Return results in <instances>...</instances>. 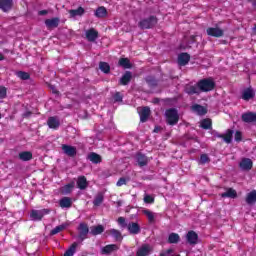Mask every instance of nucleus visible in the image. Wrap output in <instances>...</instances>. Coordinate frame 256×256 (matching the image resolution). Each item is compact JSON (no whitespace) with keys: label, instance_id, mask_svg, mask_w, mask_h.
I'll use <instances>...</instances> for the list:
<instances>
[{"label":"nucleus","instance_id":"obj_39","mask_svg":"<svg viewBox=\"0 0 256 256\" xmlns=\"http://www.w3.org/2000/svg\"><path fill=\"white\" fill-rule=\"evenodd\" d=\"M119 65L120 67H124V69H131V61L128 58H121Z\"/></svg>","mask_w":256,"mask_h":256},{"label":"nucleus","instance_id":"obj_9","mask_svg":"<svg viewBox=\"0 0 256 256\" xmlns=\"http://www.w3.org/2000/svg\"><path fill=\"white\" fill-rule=\"evenodd\" d=\"M62 151L67 155L68 157H75L77 155V148L71 145L63 144L62 145Z\"/></svg>","mask_w":256,"mask_h":256},{"label":"nucleus","instance_id":"obj_12","mask_svg":"<svg viewBox=\"0 0 256 256\" xmlns=\"http://www.w3.org/2000/svg\"><path fill=\"white\" fill-rule=\"evenodd\" d=\"M241 119L244 123H255L256 122V113L255 112H246L243 113Z\"/></svg>","mask_w":256,"mask_h":256},{"label":"nucleus","instance_id":"obj_58","mask_svg":"<svg viewBox=\"0 0 256 256\" xmlns=\"http://www.w3.org/2000/svg\"><path fill=\"white\" fill-rule=\"evenodd\" d=\"M47 13H49V11H47V10H41L38 12V14L41 16L47 15Z\"/></svg>","mask_w":256,"mask_h":256},{"label":"nucleus","instance_id":"obj_15","mask_svg":"<svg viewBox=\"0 0 256 256\" xmlns=\"http://www.w3.org/2000/svg\"><path fill=\"white\" fill-rule=\"evenodd\" d=\"M189 61H191V55H189L188 53H181L178 55V64L181 67H185V65H187Z\"/></svg>","mask_w":256,"mask_h":256},{"label":"nucleus","instance_id":"obj_18","mask_svg":"<svg viewBox=\"0 0 256 256\" xmlns=\"http://www.w3.org/2000/svg\"><path fill=\"white\" fill-rule=\"evenodd\" d=\"M131 79H133V73L131 71H126L124 75L120 78V85H129L131 83Z\"/></svg>","mask_w":256,"mask_h":256},{"label":"nucleus","instance_id":"obj_49","mask_svg":"<svg viewBox=\"0 0 256 256\" xmlns=\"http://www.w3.org/2000/svg\"><path fill=\"white\" fill-rule=\"evenodd\" d=\"M114 101H115L116 103H121V101H123V96L121 95L120 92H116V93L114 94Z\"/></svg>","mask_w":256,"mask_h":256},{"label":"nucleus","instance_id":"obj_52","mask_svg":"<svg viewBox=\"0 0 256 256\" xmlns=\"http://www.w3.org/2000/svg\"><path fill=\"white\" fill-rule=\"evenodd\" d=\"M234 139L237 142H239V141H241V139H243V134H241V131H236V133L234 135Z\"/></svg>","mask_w":256,"mask_h":256},{"label":"nucleus","instance_id":"obj_2","mask_svg":"<svg viewBox=\"0 0 256 256\" xmlns=\"http://www.w3.org/2000/svg\"><path fill=\"white\" fill-rule=\"evenodd\" d=\"M198 87L200 88V93H207L215 89V82L210 78L202 79L198 82Z\"/></svg>","mask_w":256,"mask_h":256},{"label":"nucleus","instance_id":"obj_14","mask_svg":"<svg viewBox=\"0 0 256 256\" xmlns=\"http://www.w3.org/2000/svg\"><path fill=\"white\" fill-rule=\"evenodd\" d=\"M99 37V32L95 30V28H91L88 31H86V38L91 43L97 41V38Z\"/></svg>","mask_w":256,"mask_h":256},{"label":"nucleus","instance_id":"obj_40","mask_svg":"<svg viewBox=\"0 0 256 256\" xmlns=\"http://www.w3.org/2000/svg\"><path fill=\"white\" fill-rule=\"evenodd\" d=\"M65 229H67V224L56 226L51 230L50 235H57V233H61V231H65Z\"/></svg>","mask_w":256,"mask_h":256},{"label":"nucleus","instance_id":"obj_30","mask_svg":"<svg viewBox=\"0 0 256 256\" xmlns=\"http://www.w3.org/2000/svg\"><path fill=\"white\" fill-rule=\"evenodd\" d=\"M18 157L20 161H31V159H33V153L30 151H23L19 153Z\"/></svg>","mask_w":256,"mask_h":256},{"label":"nucleus","instance_id":"obj_59","mask_svg":"<svg viewBox=\"0 0 256 256\" xmlns=\"http://www.w3.org/2000/svg\"><path fill=\"white\" fill-rule=\"evenodd\" d=\"M215 137H218L219 139H223V137H225V134L216 133Z\"/></svg>","mask_w":256,"mask_h":256},{"label":"nucleus","instance_id":"obj_64","mask_svg":"<svg viewBox=\"0 0 256 256\" xmlns=\"http://www.w3.org/2000/svg\"><path fill=\"white\" fill-rule=\"evenodd\" d=\"M0 119H1V114H0Z\"/></svg>","mask_w":256,"mask_h":256},{"label":"nucleus","instance_id":"obj_28","mask_svg":"<svg viewBox=\"0 0 256 256\" xmlns=\"http://www.w3.org/2000/svg\"><path fill=\"white\" fill-rule=\"evenodd\" d=\"M246 203L247 205H255L256 203V190H252L246 196Z\"/></svg>","mask_w":256,"mask_h":256},{"label":"nucleus","instance_id":"obj_53","mask_svg":"<svg viewBox=\"0 0 256 256\" xmlns=\"http://www.w3.org/2000/svg\"><path fill=\"white\" fill-rule=\"evenodd\" d=\"M116 185H117V187H121L122 185H127V179H125V178H120L119 180H118V182L116 183Z\"/></svg>","mask_w":256,"mask_h":256},{"label":"nucleus","instance_id":"obj_48","mask_svg":"<svg viewBox=\"0 0 256 256\" xmlns=\"http://www.w3.org/2000/svg\"><path fill=\"white\" fill-rule=\"evenodd\" d=\"M7 97V88L0 86V99Z\"/></svg>","mask_w":256,"mask_h":256},{"label":"nucleus","instance_id":"obj_63","mask_svg":"<svg viewBox=\"0 0 256 256\" xmlns=\"http://www.w3.org/2000/svg\"><path fill=\"white\" fill-rule=\"evenodd\" d=\"M118 207H121V201L117 202Z\"/></svg>","mask_w":256,"mask_h":256},{"label":"nucleus","instance_id":"obj_21","mask_svg":"<svg viewBox=\"0 0 256 256\" xmlns=\"http://www.w3.org/2000/svg\"><path fill=\"white\" fill-rule=\"evenodd\" d=\"M13 8V0H0V9L7 13Z\"/></svg>","mask_w":256,"mask_h":256},{"label":"nucleus","instance_id":"obj_60","mask_svg":"<svg viewBox=\"0 0 256 256\" xmlns=\"http://www.w3.org/2000/svg\"><path fill=\"white\" fill-rule=\"evenodd\" d=\"M159 131H161V127H155L154 128V133H159Z\"/></svg>","mask_w":256,"mask_h":256},{"label":"nucleus","instance_id":"obj_50","mask_svg":"<svg viewBox=\"0 0 256 256\" xmlns=\"http://www.w3.org/2000/svg\"><path fill=\"white\" fill-rule=\"evenodd\" d=\"M73 187H75V185L73 183L65 185L64 193H71V191L73 190Z\"/></svg>","mask_w":256,"mask_h":256},{"label":"nucleus","instance_id":"obj_22","mask_svg":"<svg viewBox=\"0 0 256 256\" xmlns=\"http://www.w3.org/2000/svg\"><path fill=\"white\" fill-rule=\"evenodd\" d=\"M191 110L200 116L207 115V108L199 104L192 105Z\"/></svg>","mask_w":256,"mask_h":256},{"label":"nucleus","instance_id":"obj_23","mask_svg":"<svg viewBox=\"0 0 256 256\" xmlns=\"http://www.w3.org/2000/svg\"><path fill=\"white\" fill-rule=\"evenodd\" d=\"M255 97V91L252 90V88H247L242 93V99L244 101H250V99H253Z\"/></svg>","mask_w":256,"mask_h":256},{"label":"nucleus","instance_id":"obj_44","mask_svg":"<svg viewBox=\"0 0 256 256\" xmlns=\"http://www.w3.org/2000/svg\"><path fill=\"white\" fill-rule=\"evenodd\" d=\"M17 77H19V79H21L22 81H27L28 79H30V75L27 72H23V71H18L16 72Z\"/></svg>","mask_w":256,"mask_h":256},{"label":"nucleus","instance_id":"obj_19","mask_svg":"<svg viewBox=\"0 0 256 256\" xmlns=\"http://www.w3.org/2000/svg\"><path fill=\"white\" fill-rule=\"evenodd\" d=\"M59 18L55 17L52 19H46L45 20V25L47 27V29H57V27H59Z\"/></svg>","mask_w":256,"mask_h":256},{"label":"nucleus","instance_id":"obj_34","mask_svg":"<svg viewBox=\"0 0 256 256\" xmlns=\"http://www.w3.org/2000/svg\"><path fill=\"white\" fill-rule=\"evenodd\" d=\"M110 235H112V237H114L115 241H119V242L123 241V234H121V231H119L117 229H111Z\"/></svg>","mask_w":256,"mask_h":256},{"label":"nucleus","instance_id":"obj_24","mask_svg":"<svg viewBox=\"0 0 256 256\" xmlns=\"http://www.w3.org/2000/svg\"><path fill=\"white\" fill-rule=\"evenodd\" d=\"M89 186V182H87V178L85 176H79L77 180V187L81 191H84L86 187Z\"/></svg>","mask_w":256,"mask_h":256},{"label":"nucleus","instance_id":"obj_4","mask_svg":"<svg viewBox=\"0 0 256 256\" xmlns=\"http://www.w3.org/2000/svg\"><path fill=\"white\" fill-rule=\"evenodd\" d=\"M50 212L49 209H42V210H32L30 213V217L32 221H41L45 215H48Z\"/></svg>","mask_w":256,"mask_h":256},{"label":"nucleus","instance_id":"obj_46","mask_svg":"<svg viewBox=\"0 0 256 256\" xmlns=\"http://www.w3.org/2000/svg\"><path fill=\"white\" fill-rule=\"evenodd\" d=\"M210 162H211V159L207 154H202L200 156V160H199L200 165H205V163H210Z\"/></svg>","mask_w":256,"mask_h":256},{"label":"nucleus","instance_id":"obj_1","mask_svg":"<svg viewBox=\"0 0 256 256\" xmlns=\"http://www.w3.org/2000/svg\"><path fill=\"white\" fill-rule=\"evenodd\" d=\"M165 116L168 125H177L179 123V112H177V109L171 108L166 110Z\"/></svg>","mask_w":256,"mask_h":256},{"label":"nucleus","instance_id":"obj_20","mask_svg":"<svg viewBox=\"0 0 256 256\" xmlns=\"http://www.w3.org/2000/svg\"><path fill=\"white\" fill-rule=\"evenodd\" d=\"M185 91L188 95H199L201 93V90L199 88V83L197 85H188L185 88Z\"/></svg>","mask_w":256,"mask_h":256},{"label":"nucleus","instance_id":"obj_5","mask_svg":"<svg viewBox=\"0 0 256 256\" xmlns=\"http://www.w3.org/2000/svg\"><path fill=\"white\" fill-rule=\"evenodd\" d=\"M78 230V239L81 243H83V241H85V239L87 238V235H89V226L85 223H80Z\"/></svg>","mask_w":256,"mask_h":256},{"label":"nucleus","instance_id":"obj_10","mask_svg":"<svg viewBox=\"0 0 256 256\" xmlns=\"http://www.w3.org/2000/svg\"><path fill=\"white\" fill-rule=\"evenodd\" d=\"M127 229L130 235H139L141 233V226L137 222L128 223Z\"/></svg>","mask_w":256,"mask_h":256},{"label":"nucleus","instance_id":"obj_31","mask_svg":"<svg viewBox=\"0 0 256 256\" xmlns=\"http://www.w3.org/2000/svg\"><path fill=\"white\" fill-rule=\"evenodd\" d=\"M117 249H119L117 244H109L102 249V253H104V255H109V253H113V251H117Z\"/></svg>","mask_w":256,"mask_h":256},{"label":"nucleus","instance_id":"obj_27","mask_svg":"<svg viewBox=\"0 0 256 256\" xmlns=\"http://www.w3.org/2000/svg\"><path fill=\"white\" fill-rule=\"evenodd\" d=\"M95 17H98V19H103L107 17V8L104 6H100L95 11Z\"/></svg>","mask_w":256,"mask_h":256},{"label":"nucleus","instance_id":"obj_25","mask_svg":"<svg viewBox=\"0 0 256 256\" xmlns=\"http://www.w3.org/2000/svg\"><path fill=\"white\" fill-rule=\"evenodd\" d=\"M87 159H89V161H91V163H94L95 165L101 163L102 161V158H101V155L95 153V152H91Z\"/></svg>","mask_w":256,"mask_h":256},{"label":"nucleus","instance_id":"obj_3","mask_svg":"<svg viewBox=\"0 0 256 256\" xmlns=\"http://www.w3.org/2000/svg\"><path fill=\"white\" fill-rule=\"evenodd\" d=\"M155 25H157V17L155 16H150L148 18L142 19L138 23V27H140V29H153Z\"/></svg>","mask_w":256,"mask_h":256},{"label":"nucleus","instance_id":"obj_32","mask_svg":"<svg viewBox=\"0 0 256 256\" xmlns=\"http://www.w3.org/2000/svg\"><path fill=\"white\" fill-rule=\"evenodd\" d=\"M85 14V9L83 7H78L74 10H69L70 17H81Z\"/></svg>","mask_w":256,"mask_h":256},{"label":"nucleus","instance_id":"obj_61","mask_svg":"<svg viewBox=\"0 0 256 256\" xmlns=\"http://www.w3.org/2000/svg\"><path fill=\"white\" fill-rule=\"evenodd\" d=\"M3 60H5V56L0 53V61H3Z\"/></svg>","mask_w":256,"mask_h":256},{"label":"nucleus","instance_id":"obj_7","mask_svg":"<svg viewBox=\"0 0 256 256\" xmlns=\"http://www.w3.org/2000/svg\"><path fill=\"white\" fill-rule=\"evenodd\" d=\"M186 240L189 245H197L199 243V235L195 231L190 230L186 234Z\"/></svg>","mask_w":256,"mask_h":256},{"label":"nucleus","instance_id":"obj_26","mask_svg":"<svg viewBox=\"0 0 256 256\" xmlns=\"http://www.w3.org/2000/svg\"><path fill=\"white\" fill-rule=\"evenodd\" d=\"M60 207L62 209H69L73 205V201L69 197H63L59 202Z\"/></svg>","mask_w":256,"mask_h":256},{"label":"nucleus","instance_id":"obj_41","mask_svg":"<svg viewBox=\"0 0 256 256\" xmlns=\"http://www.w3.org/2000/svg\"><path fill=\"white\" fill-rule=\"evenodd\" d=\"M146 83L149 85V87H157L158 81L153 76H147L145 78Z\"/></svg>","mask_w":256,"mask_h":256},{"label":"nucleus","instance_id":"obj_62","mask_svg":"<svg viewBox=\"0 0 256 256\" xmlns=\"http://www.w3.org/2000/svg\"><path fill=\"white\" fill-rule=\"evenodd\" d=\"M252 5H253V7L256 8V1H253V2H252Z\"/></svg>","mask_w":256,"mask_h":256},{"label":"nucleus","instance_id":"obj_38","mask_svg":"<svg viewBox=\"0 0 256 256\" xmlns=\"http://www.w3.org/2000/svg\"><path fill=\"white\" fill-rule=\"evenodd\" d=\"M105 199V196H103V193H98L96 197L94 198L93 205L95 207H99L101 203H103V200Z\"/></svg>","mask_w":256,"mask_h":256},{"label":"nucleus","instance_id":"obj_8","mask_svg":"<svg viewBox=\"0 0 256 256\" xmlns=\"http://www.w3.org/2000/svg\"><path fill=\"white\" fill-rule=\"evenodd\" d=\"M153 251V248H151V245L144 244L140 248H138L136 252V256H147L151 255V252Z\"/></svg>","mask_w":256,"mask_h":256},{"label":"nucleus","instance_id":"obj_51","mask_svg":"<svg viewBox=\"0 0 256 256\" xmlns=\"http://www.w3.org/2000/svg\"><path fill=\"white\" fill-rule=\"evenodd\" d=\"M155 202V198H153L151 195H146L144 197V203H154Z\"/></svg>","mask_w":256,"mask_h":256},{"label":"nucleus","instance_id":"obj_17","mask_svg":"<svg viewBox=\"0 0 256 256\" xmlns=\"http://www.w3.org/2000/svg\"><path fill=\"white\" fill-rule=\"evenodd\" d=\"M136 161H137L139 167H145L149 163V158L147 156H145V154H143V153H138L136 155Z\"/></svg>","mask_w":256,"mask_h":256},{"label":"nucleus","instance_id":"obj_43","mask_svg":"<svg viewBox=\"0 0 256 256\" xmlns=\"http://www.w3.org/2000/svg\"><path fill=\"white\" fill-rule=\"evenodd\" d=\"M225 143H231L233 141V130H227L226 134L223 137Z\"/></svg>","mask_w":256,"mask_h":256},{"label":"nucleus","instance_id":"obj_57","mask_svg":"<svg viewBox=\"0 0 256 256\" xmlns=\"http://www.w3.org/2000/svg\"><path fill=\"white\" fill-rule=\"evenodd\" d=\"M196 35H192V36H190V41H189V43L190 44H193V43H195V39H196Z\"/></svg>","mask_w":256,"mask_h":256},{"label":"nucleus","instance_id":"obj_37","mask_svg":"<svg viewBox=\"0 0 256 256\" xmlns=\"http://www.w3.org/2000/svg\"><path fill=\"white\" fill-rule=\"evenodd\" d=\"M99 69H100V71H102V73L108 74L111 72V66H109V63H107V62H100Z\"/></svg>","mask_w":256,"mask_h":256},{"label":"nucleus","instance_id":"obj_29","mask_svg":"<svg viewBox=\"0 0 256 256\" xmlns=\"http://www.w3.org/2000/svg\"><path fill=\"white\" fill-rule=\"evenodd\" d=\"M104 231L105 227H103V225L92 226L90 228V234L94 236L101 235Z\"/></svg>","mask_w":256,"mask_h":256},{"label":"nucleus","instance_id":"obj_6","mask_svg":"<svg viewBox=\"0 0 256 256\" xmlns=\"http://www.w3.org/2000/svg\"><path fill=\"white\" fill-rule=\"evenodd\" d=\"M206 33L207 35H209L210 37H223V35H225V31H223V29L219 28V27H210L208 29H206Z\"/></svg>","mask_w":256,"mask_h":256},{"label":"nucleus","instance_id":"obj_35","mask_svg":"<svg viewBox=\"0 0 256 256\" xmlns=\"http://www.w3.org/2000/svg\"><path fill=\"white\" fill-rule=\"evenodd\" d=\"M221 197L223 198L228 197L230 199H235L237 197V191H235L233 188H230L226 192L222 193Z\"/></svg>","mask_w":256,"mask_h":256},{"label":"nucleus","instance_id":"obj_54","mask_svg":"<svg viewBox=\"0 0 256 256\" xmlns=\"http://www.w3.org/2000/svg\"><path fill=\"white\" fill-rule=\"evenodd\" d=\"M52 93H54V95H59V91L57 90V88L54 85H49Z\"/></svg>","mask_w":256,"mask_h":256},{"label":"nucleus","instance_id":"obj_55","mask_svg":"<svg viewBox=\"0 0 256 256\" xmlns=\"http://www.w3.org/2000/svg\"><path fill=\"white\" fill-rule=\"evenodd\" d=\"M171 253H173V249H168L166 252L161 253V256H167V255H171Z\"/></svg>","mask_w":256,"mask_h":256},{"label":"nucleus","instance_id":"obj_33","mask_svg":"<svg viewBox=\"0 0 256 256\" xmlns=\"http://www.w3.org/2000/svg\"><path fill=\"white\" fill-rule=\"evenodd\" d=\"M179 241H181V237L179 236V234L174 232L169 234L168 243L176 245L177 243H179Z\"/></svg>","mask_w":256,"mask_h":256},{"label":"nucleus","instance_id":"obj_47","mask_svg":"<svg viewBox=\"0 0 256 256\" xmlns=\"http://www.w3.org/2000/svg\"><path fill=\"white\" fill-rule=\"evenodd\" d=\"M117 221H118V224L120 225V227H122V229H125V227H128V225H129L125 221V217H119Z\"/></svg>","mask_w":256,"mask_h":256},{"label":"nucleus","instance_id":"obj_56","mask_svg":"<svg viewBox=\"0 0 256 256\" xmlns=\"http://www.w3.org/2000/svg\"><path fill=\"white\" fill-rule=\"evenodd\" d=\"M31 115H33V113H32L31 111H27V112H25V113L23 114V117L29 118V117H31Z\"/></svg>","mask_w":256,"mask_h":256},{"label":"nucleus","instance_id":"obj_45","mask_svg":"<svg viewBox=\"0 0 256 256\" xmlns=\"http://www.w3.org/2000/svg\"><path fill=\"white\" fill-rule=\"evenodd\" d=\"M143 213L146 215L150 223H153V221H155V214H153V212H151L150 210H143Z\"/></svg>","mask_w":256,"mask_h":256},{"label":"nucleus","instance_id":"obj_36","mask_svg":"<svg viewBox=\"0 0 256 256\" xmlns=\"http://www.w3.org/2000/svg\"><path fill=\"white\" fill-rule=\"evenodd\" d=\"M79 244L77 242H74L69 249L66 250V252L64 253V256H73L75 255V252L77 251V246Z\"/></svg>","mask_w":256,"mask_h":256},{"label":"nucleus","instance_id":"obj_42","mask_svg":"<svg viewBox=\"0 0 256 256\" xmlns=\"http://www.w3.org/2000/svg\"><path fill=\"white\" fill-rule=\"evenodd\" d=\"M200 127L202 128V129H211V127H212V122H211V119H203L202 121H201V124H200Z\"/></svg>","mask_w":256,"mask_h":256},{"label":"nucleus","instance_id":"obj_16","mask_svg":"<svg viewBox=\"0 0 256 256\" xmlns=\"http://www.w3.org/2000/svg\"><path fill=\"white\" fill-rule=\"evenodd\" d=\"M141 123H147L149 115H151V109L149 107H143L139 112Z\"/></svg>","mask_w":256,"mask_h":256},{"label":"nucleus","instance_id":"obj_13","mask_svg":"<svg viewBox=\"0 0 256 256\" xmlns=\"http://www.w3.org/2000/svg\"><path fill=\"white\" fill-rule=\"evenodd\" d=\"M47 125L50 129H59L61 122L57 116H52L48 118Z\"/></svg>","mask_w":256,"mask_h":256},{"label":"nucleus","instance_id":"obj_11","mask_svg":"<svg viewBox=\"0 0 256 256\" xmlns=\"http://www.w3.org/2000/svg\"><path fill=\"white\" fill-rule=\"evenodd\" d=\"M242 171H251L253 169V161L249 158H243L239 164Z\"/></svg>","mask_w":256,"mask_h":256}]
</instances>
